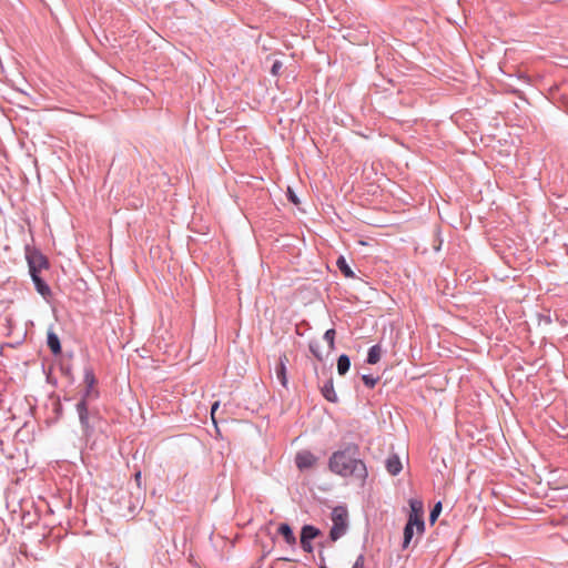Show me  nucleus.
Wrapping results in <instances>:
<instances>
[{"mask_svg":"<svg viewBox=\"0 0 568 568\" xmlns=\"http://www.w3.org/2000/svg\"><path fill=\"white\" fill-rule=\"evenodd\" d=\"M317 460L318 457L307 449L300 450L295 455V465L301 471L311 469L316 465Z\"/></svg>","mask_w":568,"mask_h":568,"instance_id":"nucleus-6","label":"nucleus"},{"mask_svg":"<svg viewBox=\"0 0 568 568\" xmlns=\"http://www.w3.org/2000/svg\"><path fill=\"white\" fill-rule=\"evenodd\" d=\"M75 412L78 414L82 438L89 445L92 442L95 432L100 428L103 418L101 416L99 408L95 407L94 405L77 403Z\"/></svg>","mask_w":568,"mask_h":568,"instance_id":"nucleus-2","label":"nucleus"},{"mask_svg":"<svg viewBox=\"0 0 568 568\" xmlns=\"http://www.w3.org/2000/svg\"><path fill=\"white\" fill-rule=\"evenodd\" d=\"M321 393L323 395V397L331 402V403H337L338 402V397H337V394L334 389V383H333V378H328L324 384L323 386L321 387Z\"/></svg>","mask_w":568,"mask_h":568,"instance_id":"nucleus-12","label":"nucleus"},{"mask_svg":"<svg viewBox=\"0 0 568 568\" xmlns=\"http://www.w3.org/2000/svg\"><path fill=\"white\" fill-rule=\"evenodd\" d=\"M385 466H386L387 471L392 476L398 475L402 471V469H403V465H402L400 458L396 454L389 455L387 457Z\"/></svg>","mask_w":568,"mask_h":568,"instance_id":"nucleus-11","label":"nucleus"},{"mask_svg":"<svg viewBox=\"0 0 568 568\" xmlns=\"http://www.w3.org/2000/svg\"><path fill=\"white\" fill-rule=\"evenodd\" d=\"M320 568H327L325 564H322Z\"/></svg>","mask_w":568,"mask_h":568,"instance_id":"nucleus-31","label":"nucleus"},{"mask_svg":"<svg viewBox=\"0 0 568 568\" xmlns=\"http://www.w3.org/2000/svg\"><path fill=\"white\" fill-rule=\"evenodd\" d=\"M362 381L364 383V385L368 388H374L376 386V384L378 383L379 381V377L378 376H373L371 374H364L362 376Z\"/></svg>","mask_w":568,"mask_h":568,"instance_id":"nucleus-22","label":"nucleus"},{"mask_svg":"<svg viewBox=\"0 0 568 568\" xmlns=\"http://www.w3.org/2000/svg\"><path fill=\"white\" fill-rule=\"evenodd\" d=\"M321 535V530L313 525H304L301 529L300 539L313 540Z\"/></svg>","mask_w":568,"mask_h":568,"instance_id":"nucleus-14","label":"nucleus"},{"mask_svg":"<svg viewBox=\"0 0 568 568\" xmlns=\"http://www.w3.org/2000/svg\"><path fill=\"white\" fill-rule=\"evenodd\" d=\"M415 529H416V526L406 523V525L404 527V538H403V544H402L403 549L408 548V546L414 537Z\"/></svg>","mask_w":568,"mask_h":568,"instance_id":"nucleus-18","label":"nucleus"},{"mask_svg":"<svg viewBox=\"0 0 568 568\" xmlns=\"http://www.w3.org/2000/svg\"><path fill=\"white\" fill-rule=\"evenodd\" d=\"M301 547L305 552H313L314 547L311 540L300 539Z\"/></svg>","mask_w":568,"mask_h":568,"instance_id":"nucleus-25","label":"nucleus"},{"mask_svg":"<svg viewBox=\"0 0 568 568\" xmlns=\"http://www.w3.org/2000/svg\"><path fill=\"white\" fill-rule=\"evenodd\" d=\"M336 265H337L338 270L341 271V273L345 277H348V278L355 277V274H354L353 270L351 268V266L348 265V263L346 262L344 256H339L337 258Z\"/></svg>","mask_w":568,"mask_h":568,"instance_id":"nucleus-17","label":"nucleus"},{"mask_svg":"<svg viewBox=\"0 0 568 568\" xmlns=\"http://www.w3.org/2000/svg\"><path fill=\"white\" fill-rule=\"evenodd\" d=\"M62 374L69 378H72V368L71 366H61Z\"/></svg>","mask_w":568,"mask_h":568,"instance_id":"nucleus-28","label":"nucleus"},{"mask_svg":"<svg viewBox=\"0 0 568 568\" xmlns=\"http://www.w3.org/2000/svg\"><path fill=\"white\" fill-rule=\"evenodd\" d=\"M337 373L344 376L351 368V358L346 354H342L337 358Z\"/></svg>","mask_w":568,"mask_h":568,"instance_id":"nucleus-15","label":"nucleus"},{"mask_svg":"<svg viewBox=\"0 0 568 568\" xmlns=\"http://www.w3.org/2000/svg\"><path fill=\"white\" fill-rule=\"evenodd\" d=\"M381 356L382 347L379 344H375L368 349L366 362L371 365H375L379 362Z\"/></svg>","mask_w":568,"mask_h":568,"instance_id":"nucleus-16","label":"nucleus"},{"mask_svg":"<svg viewBox=\"0 0 568 568\" xmlns=\"http://www.w3.org/2000/svg\"><path fill=\"white\" fill-rule=\"evenodd\" d=\"M287 362H288L287 356L284 354V355L280 356V363L275 367L276 378L278 379V382L281 383V385L283 387H286L287 383H288L287 375H286V363Z\"/></svg>","mask_w":568,"mask_h":568,"instance_id":"nucleus-10","label":"nucleus"},{"mask_svg":"<svg viewBox=\"0 0 568 568\" xmlns=\"http://www.w3.org/2000/svg\"><path fill=\"white\" fill-rule=\"evenodd\" d=\"M134 479L136 481V485L140 487V485H141V471L140 470L134 474Z\"/></svg>","mask_w":568,"mask_h":568,"instance_id":"nucleus-30","label":"nucleus"},{"mask_svg":"<svg viewBox=\"0 0 568 568\" xmlns=\"http://www.w3.org/2000/svg\"><path fill=\"white\" fill-rule=\"evenodd\" d=\"M26 260L30 274H40L42 270L49 268V260L39 250L26 246Z\"/></svg>","mask_w":568,"mask_h":568,"instance_id":"nucleus-4","label":"nucleus"},{"mask_svg":"<svg viewBox=\"0 0 568 568\" xmlns=\"http://www.w3.org/2000/svg\"><path fill=\"white\" fill-rule=\"evenodd\" d=\"M83 382H84L85 386L90 385V386L95 387L97 378H95L94 372L91 367L84 368Z\"/></svg>","mask_w":568,"mask_h":568,"instance_id":"nucleus-21","label":"nucleus"},{"mask_svg":"<svg viewBox=\"0 0 568 568\" xmlns=\"http://www.w3.org/2000/svg\"><path fill=\"white\" fill-rule=\"evenodd\" d=\"M333 526L329 530V539L335 542L343 537L348 529V511L345 506H336L332 510Z\"/></svg>","mask_w":568,"mask_h":568,"instance_id":"nucleus-3","label":"nucleus"},{"mask_svg":"<svg viewBox=\"0 0 568 568\" xmlns=\"http://www.w3.org/2000/svg\"><path fill=\"white\" fill-rule=\"evenodd\" d=\"M287 199L293 204H298L300 203V200H298L297 195L290 187L287 189Z\"/></svg>","mask_w":568,"mask_h":568,"instance_id":"nucleus-27","label":"nucleus"},{"mask_svg":"<svg viewBox=\"0 0 568 568\" xmlns=\"http://www.w3.org/2000/svg\"><path fill=\"white\" fill-rule=\"evenodd\" d=\"M277 532H278V535H281L284 538V540L287 545L295 546L296 537L293 532L292 527L287 523L280 524V526L277 528Z\"/></svg>","mask_w":568,"mask_h":568,"instance_id":"nucleus-13","label":"nucleus"},{"mask_svg":"<svg viewBox=\"0 0 568 568\" xmlns=\"http://www.w3.org/2000/svg\"><path fill=\"white\" fill-rule=\"evenodd\" d=\"M409 508L407 523L416 526V532L420 536L425 531L424 504L420 499L413 498L409 500Z\"/></svg>","mask_w":568,"mask_h":568,"instance_id":"nucleus-5","label":"nucleus"},{"mask_svg":"<svg viewBox=\"0 0 568 568\" xmlns=\"http://www.w3.org/2000/svg\"><path fill=\"white\" fill-rule=\"evenodd\" d=\"M31 280L34 284L36 291L44 298L51 297L52 292L48 283L40 276V274H30Z\"/></svg>","mask_w":568,"mask_h":568,"instance_id":"nucleus-7","label":"nucleus"},{"mask_svg":"<svg viewBox=\"0 0 568 568\" xmlns=\"http://www.w3.org/2000/svg\"><path fill=\"white\" fill-rule=\"evenodd\" d=\"M47 345L53 355H59L62 352L61 342L58 334L51 328L47 333Z\"/></svg>","mask_w":568,"mask_h":568,"instance_id":"nucleus-9","label":"nucleus"},{"mask_svg":"<svg viewBox=\"0 0 568 568\" xmlns=\"http://www.w3.org/2000/svg\"><path fill=\"white\" fill-rule=\"evenodd\" d=\"M308 349L310 352L312 353V355L318 361V362H323L324 361V356H323V353L321 351V344L317 339H311L310 343H308Z\"/></svg>","mask_w":568,"mask_h":568,"instance_id":"nucleus-19","label":"nucleus"},{"mask_svg":"<svg viewBox=\"0 0 568 568\" xmlns=\"http://www.w3.org/2000/svg\"><path fill=\"white\" fill-rule=\"evenodd\" d=\"M283 68V63L280 60H275L271 68L272 75H278Z\"/></svg>","mask_w":568,"mask_h":568,"instance_id":"nucleus-24","label":"nucleus"},{"mask_svg":"<svg viewBox=\"0 0 568 568\" xmlns=\"http://www.w3.org/2000/svg\"><path fill=\"white\" fill-rule=\"evenodd\" d=\"M440 511H442V503H440V501H438V503L433 507V509L430 510V514H429V520H430V523H434V521L437 519V517H438V515L440 514Z\"/></svg>","mask_w":568,"mask_h":568,"instance_id":"nucleus-23","label":"nucleus"},{"mask_svg":"<svg viewBox=\"0 0 568 568\" xmlns=\"http://www.w3.org/2000/svg\"><path fill=\"white\" fill-rule=\"evenodd\" d=\"M100 397V392L94 386H85L80 392V397L77 403H84L89 405H93V403Z\"/></svg>","mask_w":568,"mask_h":568,"instance_id":"nucleus-8","label":"nucleus"},{"mask_svg":"<svg viewBox=\"0 0 568 568\" xmlns=\"http://www.w3.org/2000/svg\"><path fill=\"white\" fill-rule=\"evenodd\" d=\"M335 336L336 331L334 328L327 329L323 335V338L327 343L329 351L335 349Z\"/></svg>","mask_w":568,"mask_h":568,"instance_id":"nucleus-20","label":"nucleus"},{"mask_svg":"<svg viewBox=\"0 0 568 568\" xmlns=\"http://www.w3.org/2000/svg\"><path fill=\"white\" fill-rule=\"evenodd\" d=\"M220 406V403L219 402H215L212 407H211V415H212V418L214 419V415H215V412L216 409L219 408Z\"/></svg>","mask_w":568,"mask_h":568,"instance_id":"nucleus-29","label":"nucleus"},{"mask_svg":"<svg viewBox=\"0 0 568 568\" xmlns=\"http://www.w3.org/2000/svg\"><path fill=\"white\" fill-rule=\"evenodd\" d=\"M352 568H365V556L358 555Z\"/></svg>","mask_w":568,"mask_h":568,"instance_id":"nucleus-26","label":"nucleus"},{"mask_svg":"<svg viewBox=\"0 0 568 568\" xmlns=\"http://www.w3.org/2000/svg\"><path fill=\"white\" fill-rule=\"evenodd\" d=\"M328 469L341 477L358 480L365 485L368 471L365 462L361 457L359 446L347 443L328 458Z\"/></svg>","mask_w":568,"mask_h":568,"instance_id":"nucleus-1","label":"nucleus"}]
</instances>
